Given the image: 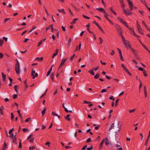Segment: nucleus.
<instances>
[{
	"label": "nucleus",
	"instance_id": "nucleus-1",
	"mask_svg": "<svg viewBox=\"0 0 150 150\" xmlns=\"http://www.w3.org/2000/svg\"><path fill=\"white\" fill-rule=\"evenodd\" d=\"M120 122H119L117 123V126H116L115 127V124L114 123H112L109 129V131H110L112 129H114V131H117L118 132H120L121 129V125H119V123Z\"/></svg>",
	"mask_w": 150,
	"mask_h": 150
},
{
	"label": "nucleus",
	"instance_id": "nucleus-2",
	"mask_svg": "<svg viewBox=\"0 0 150 150\" xmlns=\"http://www.w3.org/2000/svg\"><path fill=\"white\" fill-rule=\"evenodd\" d=\"M115 26L116 30L118 34H121L122 33V29L121 27L117 24H116Z\"/></svg>",
	"mask_w": 150,
	"mask_h": 150
},
{
	"label": "nucleus",
	"instance_id": "nucleus-3",
	"mask_svg": "<svg viewBox=\"0 0 150 150\" xmlns=\"http://www.w3.org/2000/svg\"><path fill=\"white\" fill-rule=\"evenodd\" d=\"M15 69L16 73L19 74L20 73V70L19 63L18 62L16 64Z\"/></svg>",
	"mask_w": 150,
	"mask_h": 150
},
{
	"label": "nucleus",
	"instance_id": "nucleus-4",
	"mask_svg": "<svg viewBox=\"0 0 150 150\" xmlns=\"http://www.w3.org/2000/svg\"><path fill=\"white\" fill-rule=\"evenodd\" d=\"M128 29H129L130 30L131 33L133 35L137 37H139V36L137 35L136 33H135V31H134V29L132 28L129 27L128 26V27H127Z\"/></svg>",
	"mask_w": 150,
	"mask_h": 150
},
{
	"label": "nucleus",
	"instance_id": "nucleus-5",
	"mask_svg": "<svg viewBox=\"0 0 150 150\" xmlns=\"http://www.w3.org/2000/svg\"><path fill=\"white\" fill-rule=\"evenodd\" d=\"M117 19L119 20V21L122 23L123 24V25L127 27H128V25H127V23L126 22H125V21L122 19L120 17H118L117 18Z\"/></svg>",
	"mask_w": 150,
	"mask_h": 150
},
{
	"label": "nucleus",
	"instance_id": "nucleus-6",
	"mask_svg": "<svg viewBox=\"0 0 150 150\" xmlns=\"http://www.w3.org/2000/svg\"><path fill=\"white\" fill-rule=\"evenodd\" d=\"M33 135L32 134H30L28 137V138L27 139L28 140H29L30 139V140H29V141L30 142L33 143L34 142V137H33Z\"/></svg>",
	"mask_w": 150,
	"mask_h": 150
},
{
	"label": "nucleus",
	"instance_id": "nucleus-7",
	"mask_svg": "<svg viewBox=\"0 0 150 150\" xmlns=\"http://www.w3.org/2000/svg\"><path fill=\"white\" fill-rule=\"evenodd\" d=\"M124 13L126 16H129L132 14V12L130 11H127L124 8Z\"/></svg>",
	"mask_w": 150,
	"mask_h": 150
},
{
	"label": "nucleus",
	"instance_id": "nucleus-8",
	"mask_svg": "<svg viewBox=\"0 0 150 150\" xmlns=\"http://www.w3.org/2000/svg\"><path fill=\"white\" fill-rule=\"evenodd\" d=\"M127 1H128L130 10L131 11H132L133 7V3L132 1H130V0H127Z\"/></svg>",
	"mask_w": 150,
	"mask_h": 150
},
{
	"label": "nucleus",
	"instance_id": "nucleus-9",
	"mask_svg": "<svg viewBox=\"0 0 150 150\" xmlns=\"http://www.w3.org/2000/svg\"><path fill=\"white\" fill-rule=\"evenodd\" d=\"M67 60V59H64L62 60L61 63L59 65L58 69H59L60 68L62 67L64 64V63L66 62Z\"/></svg>",
	"mask_w": 150,
	"mask_h": 150
},
{
	"label": "nucleus",
	"instance_id": "nucleus-10",
	"mask_svg": "<svg viewBox=\"0 0 150 150\" xmlns=\"http://www.w3.org/2000/svg\"><path fill=\"white\" fill-rule=\"evenodd\" d=\"M137 30L140 33L143 35H144V34L142 32V30L141 28L140 25H139L137 27Z\"/></svg>",
	"mask_w": 150,
	"mask_h": 150
},
{
	"label": "nucleus",
	"instance_id": "nucleus-11",
	"mask_svg": "<svg viewBox=\"0 0 150 150\" xmlns=\"http://www.w3.org/2000/svg\"><path fill=\"white\" fill-rule=\"evenodd\" d=\"M104 139L106 141V142H105V144L107 146H108V145H110L111 144L110 142H109V141H108V140L107 137H105Z\"/></svg>",
	"mask_w": 150,
	"mask_h": 150
},
{
	"label": "nucleus",
	"instance_id": "nucleus-12",
	"mask_svg": "<svg viewBox=\"0 0 150 150\" xmlns=\"http://www.w3.org/2000/svg\"><path fill=\"white\" fill-rule=\"evenodd\" d=\"M58 51L59 50L58 49H57L56 50L55 53L53 54L52 56V58H54L57 55Z\"/></svg>",
	"mask_w": 150,
	"mask_h": 150
},
{
	"label": "nucleus",
	"instance_id": "nucleus-13",
	"mask_svg": "<svg viewBox=\"0 0 150 150\" xmlns=\"http://www.w3.org/2000/svg\"><path fill=\"white\" fill-rule=\"evenodd\" d=\"M3 81H5L6 80V75L4 74L3 72L1 73Z\"/></svg>",
	"mask_w": 150,
	"mask_h": 150
},
{
	"label": "nucleus",
	"instance_id": "nucleus-14",
	"mask_svg": "<svg viewBox=\"0 0 150 150\" xmlns=\"http://www.w3.org/2000/svg\"><path fill=\"white\" fill-rule=\"evenodd\" d=\"M144 95L145 97V98H146L147 96V93L146 91V86H144Z\"/></svg>",
	"mask_w": 150,
	"mask_h": 150
},
{
	"label": "nucleus",
	"instance_id": "nucleus-15",
	"mask_svg": "<svg viewBox=\"0 0 150 150\" xmlns=\"http://www.w3.org/2000/svg\"><path fill=\"white\" fill-rule=\"evenodd\" d=\"M105 140L104 139H103L102 141H101V142L100 143V144L99 145V149H101L103 148V144L104 142L105 141Z\"/></svg>",
	"mask_w": 150,
	"mask_h": 150
},
{
	"label": "nucleus",
	"instance_id": "nucleus-16",
	"mask_svg": "<svg viewBox=\"0 0 150 150\" xmlns=\"http://www.w3.org/2000/svg\"><path fill=\"white\" fill-rule=\"evenodd\" d=\"M7 145L6 143V141H5L4 142V144L3 146L2 150H5L6 149Z\"/></svg>",
	"mask_w": 150,
	"mask_h": 150
},
{
	"label": "nucleus",
	"instance_id": "nucleus-17",
	"mask_svg": "<svg viewBox=\"0 0 150 150\" xmlns=\"http://www.w3.org/2000/svg\"><path fill=\"white\" fill-rule=\"evenodd\" d=\"M12 142L16 144H17L16 142V134L14 135V137L13 138Z\"/></svg>",
	"mask_w": 150,
	"mask_h": 150
},
{
	"label": "nucleus",
	"instance_id": "nucleus-18",
	"mask_svg": "<svg viewBox=\"0 0 150 150\" xmlns=\"http://www.w3.org/2000/svg\"><path fill=\"white\" fill-rule=\"evenodd\" d=\"M96 9L98 10H99L100 12H103V13L105 11L104 9L102 8H96Z\"/></svg>",
	"mask_w": 150,
	"mask_h": 150
},
{
	"label": "nucleus",
	"instance_id": "nucleus-19",
	"mask_svg": "<svg viewBox=\"0 0 150 150\" xmlns=\"http://www.w3.org/2000/svg\"><path fill=\"white\" fill-rule=\"evenodd\" d=\"M131 50L132 51V52L133 54L135 56H136V55H137L136 51L133 48H131Z\"/></svg>",
	"mask_w": 150,
	"mask_h": 150
},
{
	"label": "nucleus",
	"instance_id": "nucleus-20",
	"mask_svg": "<svg viewBox=\"0 0 150 150\" xmlns=\"http://www.w3.org/2000/svg\"><path fill=\"white\" fill-rule=\"evenodd\" d=\"M52 113L53 115L58 117L59 118H60V116L57 114L55 112L52 111Z\"/></svg>",
	"mask_w": 150,
	"mask_h": 150
},
{
	"label": "nucleus",
	"instance_id": "nucleus-21",
	"mask_svg": "<svg viewBox=\"0 0 150 150\" xmlns=\"http://www.w3.org/2000/svg\"><path fill=\"white\" fill-rule=\"evenodd\" d=\"M35 60H38L40 62H42L43 60V57H37L35 59Z\"/></svg>",
	"mask_w": 150,
	"mask_h": 150
},
{
	"label": "nucleus",
	"instance_id": "nucleus-22",
	"mask_svg": "<svg viewBox=\"0 0 150 150\" xmlns=\"http://www.w3.org/2000/svg\"><path fill=\"white\" fill-rule=\"evenodd\" d=\"M88 72L93 75H94L95 74L93 72V69L88 71Z\"/></svg>",
	"mask_w": 150,
	"mask_h": 150
},
{
	"label": "nucleus",
	"instance_id": "nucleus-23",
	"mask_svg": "<svg viewBox=\"0 0 150 150\" xmlns=\"http://www.w3.org/2000/svg\"><path fill=\"white\" fill-rule=\"evenodd\" d=\"M46 110V108L45 107L44 108V109L42 111L41 113L42 115L43 116L45 113V111Z\"/></svg>",
	"mask_w": 150,
	"mask_h": 150
},
{
	"label": "nucleus",
	"instance_id": "nucleus-24",
	"mask_svg": "<svg viewBox=\"0 0 150 150\" xmlns=\"http://www.w3.org/2000/svg\"><path fill=\"white\" fill-rule=\"evenodd\" d=\"M79 19L78 18H74L73 19V22H71V24L72 23H73V24H75L76 23V21L78 20Z\"/></svg>",
	"mask_w": 150,
	"mask_h": 150
},
{
	"label": "nucleus",
	"instance_id": "nucleus-25",
	"mask_svg": "<svg viewBox=\"0 0 150 150\" xmlns=\"http://www.w3.org/2000/svg\"><path fill=\"white\" fill-rule=\"evenodd\" d=\"M103 13L104 14V17L107 20V18H108V17L109 16V15L105 11Z\"/></svg>",
	"mask_w": 150,
	"mask_h": 150
},
{
	"label": "nucleus",
	"instance_id": "nucleus-26",
	"mask_svg": "<svg viewBox=\"0 0 150 150\" xmlns=\"http://www.w3.org/2000/svg\"><path fill=\"white\" fill-rule=\"evenodd\" d=\"M58 11L60 13L62 12L64 14H65L66 13L64 11V9H62L61 10L58 9Z\"/></svg>",
	"mask_w": 150,
	"mask_h": 150
},
{
	"label": "nucleus",
	"instance_id": "nucleus-27",
	"mask_svg": "<svg viewBox=\"0 0 150 150\" xmlns=\"http://www.w3.org/2000/svg\"><path fill=\"white\" fill-rule=\"evenodd\" d=\"M125 45L126 47H127V45H128V43H129V42L127 41L126 40L125 41L123 42Z\"/></svg>",
	"mask_w": 150,
	"mask_h": 150
},
{
	"label": "nucleus",
	"instance_id": "nucleus-28",
	"mask_svg": "<svg viewBox=\"0 0 150 150\" xmlns=\"http://www.w3.org/2000/svg\"><path fill=\"white\" fill-rule=\"evenodd\" d=\"M121 67L123 68L124 70L125 71L127 69L123 64H121Z\"/></svg>",
	"mask_w": 150,
	"mask_h": 150
},
{
	"label": "nucleus",
	"instance_id": "nucleus-29",
	"mask_svg": "<svg viewBox=\"0 0 150 150\" xmlns=\"http://www.w3.org/2000/svg\"><path fill=\"white\" fill-rule=\"evenodd\" d=\"M99 76H100V74H99L98 73V74H97L94 76V78L95 79H98L99 77Z\"/></svg>",
	"mask_w": 150,
	"mask_h": 150
},
{
	"label": "nucleus",
	"instance_id": "nucleus-30",
	"mask_svg": "<svg viewBox=\"0 0 150 150\" xmlns=\"http://www.w3.org/2000/svg\"><path fill=\"white\" fill-rule=\"evenodd\" d=\"M97 27H98V28H99V30L101 31V32L103 33H104V31L103 30L102 28L99 25Z\"/></svg>",
	"mask_w": 150,
	"mask_h": 150
},
{
	"label": "nucleus",
	"instance_id": "nucleus-31",
	"mask_svg": "<svg viewBox=\"0 0 150 150\" xmlns=\"http://www.w3.org/2000/svg\"><path fill=\"white\" fill-rule=\"evenodd\" d=\"M120 59L122 61H124V60L123 59V57L122 55V53L119 54Z\"/></svg>",
	"mask_w": 150,
	"mask_h": 150
},
{
	"label": "nucleus",
	"instance_id": "nucleus-32",
	"mask_svg": "<svg viewBox=\"0 0 150 150\" xmlns=\"http://www.w3.org/2000/svg\"><path fill=\"white\" fill-rule=\"evenodd\" d=\"M75 54H74L69 59V60H70V61H72V60H73L74 57H75Z\"/></svg>",
	"mask_w": 150,
	"mask_h": 150
},
{
	"label": "nucleus",
	"instance_id": "nucleus-33",
	"mask_svg": "<svg viewBox=\"0 0 150 150\" xmlns=\"http://www.w3.org/2000/svg\"><path fill=\"white\" fill-rule=\"evenodd\" d=\"M38 74L37 73H35V75H33V76H33V79H34L35 77H38Z\"/></svg>",
	"mask_w": 150,
	"mask_h": 150
},
{
	"label": "nucleus",
	"instance_id": "nucleus-34",
	"mask_svg": "<svg viewBox=\"0 0 150 150\" xmlns=\"http://www.w3.org/2000/svg\"><path fill=\"white\" fill-rule=\"evenodd\" d=\"M143 74L144 76H147V74L146 73V71L145 70H144L143 71Z\"/></svg>",
	"mask_w": 150,
	"mask_h": 150
},
{
	"label": "nucleus",
	"instance_id": "nucleus-35",
	"mask_svg": "<svg viewBox=\"0 0 150 150\" xmlns=\"http://www.w3.org/2000/svg\"><path fill=\"white\" fill-rule=\"evenodd\" d=\"M3 42L4 41L2 40H1L0 38V46L1 47L2 46Z\"/></svg>",
	"mask_w": 150,
	"mask_h": 150
},
{
	"label": "nucleus",
	"instance_id": "nucleus-36",
	"mask_svg": "<svg viewBox=\"0 0 150 150\" xmlns=\"http://www.w3.org/2000/svg\"><path fill=\"white\" fill-rule=\"evenodd\" d=\"M17 86H18L17 85H15L14 86V89H15V91H16V93H18V92L17 90Z\"/></svg>",
	"mask_w": 150,
	"mask_h": 150
},
{
	"label": "nucleus",
	"instance_id": "nucleus-37",
	"mask_svg": "<svg viewBox=\"0 0 150 150\" xmlns=\"http://www.w3.org/2000/svg\"><path fill=\"white\" fill-rule=\"evenodd\" d=\"M119 100V99H117L115 102V106H117L118 105V101Z\"/></svg>",
	"mask_w": 150,
	"mask_h": 150
},
{
	"label": "nucleus",
	"instance_id": "nucleus-38",
	"mask_svg": "<svg viewBox=\"0 0 150 150\" xmlns=\"http://www.w3.org/2000/svg\"><path fill=\"white\" fill-rule=\"evenodd\" d=\"M31 119V118L30 117H29V118H28L26 119L25 120V122H28Z\"/></svg>",
	"mask_w": 150,
	"mask_h": 150
},
{
	"label": "nucleus",
	"instance_id": "nucleus-39",
	"mask_svg": "<svg viewBox=\"0 0 150 150\" xmlns=\"http://www.w3.org/2000/svg\"><path fill=\"white\" fill-rule=\"evenodd\" d=\"M127 48H129L131 49V48H132L131 47V45L130 43H129L128 45H127V47H126Z\"/></svg>",
	"mask_w": 150,
	"mask_h": 150
},
{
	"label": "nucleus",
	"instance_id": "nucleus-40",
	"mask_svg": "<svg viewBox=\"0 0 150 150\" xmlns=\"http://www.w3.org/2000/svg\"><path fill=\"white\" fill-rule=\"evenodd\" d=\"M22 130L24 132H28L29 131V130L28 129L25 128L23 129Z\"/></svg>",
	"mask_w": 150,
	"mask_h": 150
},
{
	"label": "nucleus",
	"instance_id": "nucleus-41",
	"mask_svg": "<svg viewBox=\"0 0 150 150\" xmlns=\"http://www.w3.org/2000/svg\"><path fill=\"white\" fill-rule=\"evenodd\" d=\"M82 16L83 17V18L87 19H89L90 18L89 17L83 14L82 15Z\"/></svg>",
	"mask_w": 150,
	"mask_h": 150
},
{
	"label": "nucleus",
	"instance_id": "nucleus-42",
	"mask_svg": "<svg viewBox=\"0 0 150 150\" xmlns=\"http://www.w3.org/2000/svg\"><path fill=\"white\" fill-rule=\"evenodd\" d=\"M26 83H27V80L26 79L25 81H24V83L25 84V87L26 88H27V87H28V85L26 84Z\"/></svg>",
	"mask_w": 150,
	"mask_h": 150
},
{
	"label": "nucleus",
	"instance_id": "nucleus-43",
	"mask_svg": "<svg viewBox=\"0 0 150 150\" xmlns=\"http://www.w3.org/2000/svg\"><path fill=\"white\" fill-rule=\"evenodd\" d=\"M93 147L92 146H91L90 147L87 148V150H91L93 149Z\"/></svg>",
	"mask_w": 150,
	"mask_h": 150
},
{
	"label": "nucleus",
	"instance_id": "nucleus-44",
	"mask_svg": "<svg viewBox=\"0 0 150 150\" xmlns=\"http://www.w3.org/2000/svg\"><path fill=\"white\" fill-rule=\"evenodd\" d=\"M17 97L18 95L17 94H14L13 96V99H15L17 98Z\"/></svg>",
	"mask_w": 150,
	"mask_h": 150
},
{
	"label": "nucleus",
	"instance_id": "nucleus-45",
	"mask_svg": "<svg viewBox=\"0 0 150 150\" xmlns=\"http://www.w3.org/2000/svg\"><path fill=\"white\" fill-rule=\"evenodd\" d=\"M43 7H44V8L45 9V12H46L47 14V15L48 16L49 15V13H48L46 9V8L45 7V6H44Z\"/></svg>",
	"mask_w": 150,
	"mask_h": 150
},
{
	"label": "nucleus",
	"instance_id": "nucleus-46",
	"mask_svg": "<svg viewBox=\"0 0 150 150\" xmlns=\"http://www.w3.org/2000/svg\"><path fill=\"white\" fill-rule=\"evenodd\" d=\"M91 139L90 138H88L86 140V142L87 143H88L91 141Z\"/></svg>",
	"mask_w": 150,
	"mask_h": 150
},
{
	"label": "nucleus",
	"instance_id": "nucleus-47",
	"mask_svg": "<svg viewBox=\"0 0 150 150\" xmlns=\"http://www.w3.org/2000/svg\"><path fill=\"white\" fill-rule=\"evenodd\" d=\"M10 18H5L4 20V23H5L8 21L10 20Z\"/></svg>",
	"mask_w": 150,
	"mask_h": 150
},
{
	"label": "nucleus",
	"instance_id": "nucleus-48",
	"mask_svg": "<svg viewBox=\"0 0 150 150\" xmlns=\"http://www.w3.org/2000/svg\"><path fill=\"white\" fill-rule=\"evenodd\" d=\"M99 40H100V44H101L103 42V39H102V38H101V37H99Z\"/></svg>",
	"mask_w": 150,
	"mask_h": 150
},
{
	"label": "nucleus",
	"instance_id": "nucleus-49",
	"mask_svg": "<svg viewBox=\"0 0 150 150\" xmlns=\"http://www.w3.org/2000/svg\"><path fill=\"white\" fill-rule=\"evenodd\" d=\"M139 11L140 13L142 16H144L143 13L144 11L142 10H139Z\"/></svg>",
	"mask_w": 150,
	"mask_h": 150
},
{
	"label": "nucleus",
	"instance_id": "nucleus-50",
	"mask_svg": "<svg viewBox=\"0 0 150 150\" xmlns=\"http://www.w3.org/2000/svg\"><path fill=\"white\" fill-rule=\"evenodd\" d=\"M107 90L106 89H102L101 91V93H103L105 92H107Z\"/></svg>",
	"mask_w": 150,
	"mask_h": 150
},
{
	"label": "nucleus",
	"instance_id": "nucleus-51",
	"mask_svg": "<svg viewBox=\"0 0 150 150\" xmlns=\"http://www.w3.org/2000/svg\"><path fill=\"white\" fill-rule=\"evenodd\" d=\"M83 103H84L88 104L89 103H91V102H89L84 100Z\"/></svg>",
	"mask_w": 150,
	"mask_h": 150
},
{
	"label": "nucleus",
	"instance_id": "nucleus-52",
	"mask_svg": "<svg viewBox=\"0 0 150 150\" xmlns=\"http://www.w3.org/2000/svg\"><path fill=\"white\" fill-rule=\"evenodd\" d=\"M42 42H43V40H41L38 43V47H39L40 46V45H41V44H42Z\"/></svg>",
	"mask_w": 150,
	"mask_h": 150
},
{
	"label": "nucleus",
	"instance_id": "nucleus-53",
	"mask_svg": "<svg viewBox=\"0 0 150 150\" xmlns=\"http://www.w3.org/2000/svg\"><path fill=\"white\" fill-rule=\"evenodd\" d=\"M50 28H51V29L52 30V32H53V30H54L53 27V25L52 24L50 25Z\"/></svg>",
	"mask_w": 150,
	"mask_h": 150
},
{
	"label": "nucleus",
	"instance_id": "nucleus-54",
	"mask_svg": "<svg viewBox=\"0 0 150 150\" xmlns=\"http://www.w3.org/2000/svg\"><path fill=\"white\" fill-rule=\"evenodd\" d=\"M93 23L95 24L97 26L99 25V24L98 23L95 21H94L93 22Z\"/></svg>",
	"mask_w": 150,
	"mask_h": 150
},
{
	"label": "nucleus",
	"instance_id": "nucleus-55",
	"mask_svg": "<svg viewBox=\"0 0 150 150\" xmlns=\"http://www.w3.org/2000/svg\"><path fill=\"white\" fill-rule=\"evenodd\" d=\"M35 73V71L33 69L32 70V73H31V76H33L34 74Z\"/></svg>",
	"mask_w": 150,
	"mask_h": 150
},
{
	"label": "nucleus",
	"instance_id": "nucleus-56",
	"mask_svg": "<svg viewBox=\"0 0 150 150\" xmlns=\"http://www.w3.org/2000/svg\"><path fill=\"white\" fill-rule=\"evenodd\" d=\"M120 35L122 37V41H123V42L125 41L126 40H125V39L124 37H123V35L122 34V33L121 34H120Z\"/></svg>",
	"mask_w": 150,
	"mask_h": 150
},
{
	"label": "nucleus",
	"instance_id": "nucleus-57",
	"mask_svg": "<svg viewBox=\"0 0 150 150\" xmlns=\"http://www.w3.org/2000/svg\"><path fill=\"white\" fill-rule=\"evenodd\" d=\"M136 110L135 109H134L133 110H130L129 111V113H132L134 112V111H135Z\"/></svg>",
	"mask_w": 150,
	"mask_h": 150
},
{
	"label": "nucleus",
	"instance_id": "nucleus-58",
	"mask_svg": "<svg viewBox=\"0 0 150 150\" xmlns=\"http://www.w3.org/2000/svg\"><path fill=\"white\" fill-rule=\"evenodd\" d=\"M18 148H22V144H21V142H19V146H18Z\"/></svg>",
	"mask_w": 150,
	"mask_h": 150
},
{
	"label": "nucleus",
	"instance_id": "nucleus-59",
	"mask_svg": "<svg viewBox=\"0 0 150 150\" xmlns=\"http://www.w3.org/2000/svg\"><path fill=\"white\" fill-rule=\"evenodd\" d=\"M121 7L123 8H124V7L125 6V5L124 3H121Z\"/></svg>",
	"mask_w": 150,
	"mask_h": 150
},
{
	"label": "nucleus",
	"instance_id": "nucleus-60",
	"mask_svg": "<svg viewBox=\"0 0 150 150\" xmlns=\"http://www.w3.org/2000/svg\"><path fill=\"white\" fill-rule=\"evenodd\" d=\"M107 20L109 22L111 23L112 25H114V23L112 22V21L111 20H110L109 18H107Z\"/></svg>",
	"mask_w": 150,
	"mask_h": 150
},
{
	"label": "nucleus",
	"instance_id": "nucleus-61",
	"mask_svg": "<svg viewBox=\"0 0 150 150\" xmlns=\"http://www.w3.org/2000/svg\"><path fill=\"white\" fill-rule=\"evenodd\" d=\"M0 114L1 115H3V114L2 109L1 108H0Z\"/></svg>",
	"mask_w": 150,
	"mask_h": 150
},
{
	"label": "nucleus",
	"instance_id": "nucleus-62",
	"mask_svg": "<svg viewBox=\"0 0 150 150\" xmlns=\"http://www.w3.org/2000/svg\"><path fill=\"white\" fill-rule=\"evenodd\" d=\"M71 5H72V7L74 8V9L75 10H78V9H77V8L74 5L72 4H71Z\"/></svg>",
	"mask_w": 150,
	"mask_h": 150
},
{
	"label": "nucleus",
	"instance_id": "nucleus-63",
	"mask_svg": "<svg viewBox=\"0 0 150 150\" xmlns=\"http://www.w3.org/2000/svg\"><path fill=\"white\" fill-rule=\"evenodd\" d=\"M148 139H146V141L145 142V146H147V144L148 143Z\"/></svg>",
	"mask_w": 150,
	"mask_h": 150
},
{
	"label": "nucleus",
	"instance_id": "nucleus-64",
	"mask_svg": "<svg viewBox=\"0 0 150 150\" xmlns=\"http://www.w3.org/2000/svg\"><path fill=\"white\" fill-rule=\"evenodd\" d=\"M87 145H86L85 146H84L81 149L82 150H84L87 147Z\"/></svg>",
	"mask_w": 150,
	"mask_h": 150
}]
</instances>
